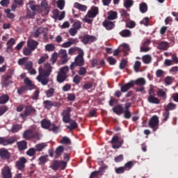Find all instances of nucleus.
Instances as JSON below:
<instances>
[{"label": "nucleus", "mask_w": 178, "mask_h": 178, "mask_svg": "<svg viewBox=\"0 0 178 178\" xmlns=\"http://www.w3.org/2000/svg\"><path fill=\"white\" fill-rule=\"evenodd\" d=\"M17 145L19 151H24L27 148V142L26 140L18 142Z\"/></svg>", "instance_id": "31"}, {"label": "nucleus", "mask_w": 178, "mask_h": 178, "mask_svg": "<svg viewBox=\"0 0 178 178\" xmlns=\"http://www.w3.org/2000/svg\"><path fill=\"white\" fill-rule=\"evenodd\" d=\"M23 137L25 140H31V138H34L35 135L34 132L32 130H26L23 134Z\"/></svg>", "instance_id": "20"}, {"label": "nucleus", "mask_w": 178, "mask_h": 178, "mask_svg": "<svg viewBox=\"0 0 178 178\" xmlns=\"http://www.w3.org/2000/svg\"><path fill=\"white\" fill-rule=\"evenodd\" d=\"M74 62L78 66H84V51L83 49H79L78 55L74 58Z\"/></svg>", "instance_id": "8"}, {"label": "nucleus", "mask_w": 178, "mask_h": 178, "mask_svg": "<svg viewBox=\"0 0 178 178\" xmlns=\"http://www.w3.org/2000/svg\"><path fill=\"white\" fill-rule=\"evenodd\" d=\"M3 178H12V171L9 166L4 167L1 170Z\"/></svg>", "instance_id": "15"}, {"label": "nucleus", "mask_w": 178, "mask_h": 178, "mask_svg": "<svg viewBox=\"0 0 178 178\" xmlns=\"http://www.w3.org/2000/svg\"><path fill=\"white\" fill-rule=\"evenodd\" d=\"M81 41L83 42V44L87 45V44L95 42V41H97V37L90 35H84L83 37H81Z\"/></svg>", "instance_id": "11"}, {"label": "nucleus", "mask_w": 178, "mask_h": 178, "mask_svg": "<svg viewBox=\"0 0 178 178\" xmlns=\"http://www.w3.org/2000/svg\"><path fill=\"white\" fill-rule=\"evenodd\" d=\"M124 119H130L131 118V112L130 110H123Z\"/></svg>", "instance_id": "53"}, {"label": "nucleus", "mask_w": 178, "mask_h": 178, "mask_svg": "<svg viewBox=\"0 0 178 178\" xmlns=\"http://www.w3.org/2000/svg\"><path fill=\"white\" fill-rule=\"evenodd\" d=\"M40 124L42 129H46L49 130V131H53V133H58L60 129V127L55 125V124H51V121L44 119L40 122Z\"/></svg>", "instance_id": "4"}, {"label": "nucleus", "mask_w": 178, "mask_h": 178, "mask_svg": "<svg viewBox=\"0 0 178 178\" xmlns=\"http://www.w3.org/2000/svg\"><path fill=\"white\" fill-rule=\"evenodd\" d=\"M70 112H72V108H67L61 113V116H63V122L65 123H69V122L72 120Z\"/></svg>", "instance_id": "12"}, {"label": "nucleus", "mask_w": 178, "mask_h": 178, "mask_svg": "<svg viewBox=\"0 0 178 178\" xmlns=\"http://www.w3.org/2000/svg\"><path fill=\"white\" fill-rule=\"evenodd\" d=\"M134 5V1L133 0H124V6L126 9L131 8Z\"/></svg>", "instance_id": "40"}, {"label": "nucleus", "mask_w": 178, "mask_h": 178, "mask_svg": "<svg viewBox=\"0 0 178 178\" xmlns=\"http://www.w3.org/2000/svg\"><path fill=\"white\" fill-rule=\"evenodd\" d=\"M142 60L143 63H145V65H148L151 63L152 60V57H151L150 55H145L142 57Z\"/></svg>", "instance_id": "36"}, {"label": "nucleus", "mask_w": 178, "mask_h": 178, "mask_svg": "<svg viewBox=\"0 0 178 178\" xmlns=\"http://www.w3.org/2000/svg\"><path fill=\"white\" fill-rule=\"evenodd\" d=\"M12 79V75L6 74L3 76L4 86H9V80Z\"/></svg>", "instance_id": "43"}, {"label": "nucleus", "mask_w": 178, "mask_h": 178, "mask_svg": "<svg viewBox=\"0 0 178 178\" xmlns=\"http://www.w3.org/2000/svg\"><path fill=\"white\" fill-rule=\"evenodd\" d=\"M24 87H26L29 91H31V90L34 89V85L33 84V82H31V80L29 79V77H26L24 81Z\"/></svg>", "instance_id": "19"}, {"label": "nucleus", "mask_w": 178, "mask_h": 178, "mask_svg": "<svg viewBox=\"0 0 178 178\" xmlns=\"http://www.w3.org/2000/svg\"><path fill=\"white\" fill-rule=\"evenodd\" d=\"M65 151V147H63V146L60 145L58 146L55 151V158L58 159L59 158V156H60L62 155V154H63Z\"/></svg>", "instance_id": "29"}, {"label": "nucleus", "mask_w": 178, "mask_h": 178, "mask_svg": "<svg viewBox=\"0 0 178 178\" xmlns=\"http://www.w3.org/2000/svg\"><path fill=\"white\" fill-rule=\"evenodd\" d=\"M31 113H35V108L31 105L26 106L25 110L24 113L19 114V116L24 119V118H27V116H30Z\"/></svg>", "instance_id": "10"}, {"label": "nucleus", "mask_w": 178, "mask_h": 178, "mask_svg": "<svg viewBox=\"0 0 178 178\" xmlns=\"http://www.w3.org/2000/svg\"><path fill=\"white\" fill-rule=\"evenodd\" d=\"M33 61H28L24 65V69H26V70H28L29 72V70L33 69Z\"/></svg>", "instance_id": "55"}, {"label": "nucleus", "mask_w": 178, "mask_h": 178, "mask_svg": "<svg viewBox=\"0 0 178 178\" xmlns=\"http://www.w3.org/2000/svg\"><path fill=\"white\" fill-rule=\"evenodd\" d=\"M41 6H42L43 9L45 10L47 15L49 13L50 8L48 6V3L47 1L44 0L41 2Z\"/></svg>", "instance_id": "42"}, {"label": "nucleus", "mask_w": 178, "mask_h": 178, "mask_svg": "<svg viewBox=\"0 0 178 178\" xmlns=\"http://www.w3.org/2000/svg\"><path fill=\"white\" fill-rule=\"evenodd\" d=\"M67 165V163L65 161L54 160L53 161L52 165H50V168L51 169H52V170H54L55 172H56V170H58L59 168H60V169H62L63 170L66 169Z\"/></svg>", "instance_id": "6"}, {"label": "nucleus", "mask_w": 178, "mask_h": 178, "mask_svg": "<svg viewBox=\"0 0 178 178\" xmlns=\"http://www.w3.org/2000/svg\"><path fill=\"white\" fill-rule=\"evenodd\" d=\"M141 67V62L136 60L135 62V64L134 65V69L136 72V73H138L139 69Z\"/></svg>", "instance_id": "51"}, {"label": "nucleus", "mask_w": 178, "mask_h": 178, "mask_svg": "<svg viewBox=\"0 0 178 178\" xmlns=\"http://www.w3.org/2000/svg\"><path fill=\"white\" fill-rule=\"evenodd\" d=\"M0 156L3 158V159H9L10 154L6 149H0Z\"/></svg>", "instance_id": "27"}, {"label": "nucleus", "mask_w": 178, "mask_h": 178, "mask_svg": "<svg viewBox=\"0 0 178 178\" xmlns=\"http://www.w3.org/2000/svg\"><path fill=\"white\" fill-rule=\"evenodd\" d=\"M47 147V144L45 143H40L35 145L36 151L41 152L44 148Z\"/></svg>", "instance_id": "50"}, {"label": "nucleus", "mask_w": 178, "mask_h": 178, "mask_svg": "<svg viewBox=\"0 0 178 178\" xmlns=\"http://www.w3.org/2000/svg\"><path fill=\"white\" fill-rule=\"evenodd\" d=\"M27 47L32 51H35L38 47V42L34 40H29L27 41Z\"/></svg>", "instance_id": "17"}, {"label": "nucleus", "mask_w": 178, "mask_h": 178, "mask_svg": "<svg viewBox=\"0 0 178 178\" xmlns=\"http://www.w3.org/2000/svg\"><path fill=\"white\" fill-rule=\"evenodd\" d=\"M9 101V96L8 95H3L0 97V104H4Z\"/></svg>", "instance_id": "46"}, {"label": "nucleus", "mask_w": 178, "mask_h": 178, "mask_svg": "<svg viewBox=\"0 0 178 178\" xmlns=\"http://www.w3.org/2000/svg\"><path fill=\"white\" fill-rule=\"evenodd\" d=\"M44 31H45V29L44 28L40 27L33 33V37L35 38H38V37H40V35H41V34L44 33Z\"/></svg>", "instance_id": "34"}, {"label": "nucleus", "mask_w": 178, "mask_h": 178, "mask_svg": "<svg viewBox=\"0 0 178 178\" xmlns=\"http://www.w3.org/2000/svg\"><path fill=\"white\" fill-rule=\"evenodd\" d=\"M48 156H42L38 159L39 165H45L48 162Z\"/></svg>", "instance_id": "45"}, {"label": "nucleus", "mask_w": 178, "mask_h": 178, "mask_svg": "<svg viewBox=\"0 0 178 178\" xmlns=\"http://www.w3.org/2000/svg\"><path fill=\"white\" fill-rule=\"evenodd\" d=\"M126 27L128 29H134L136 27V22L134 21H129L126 23Z\"/></svg>", "instance_id": "57"}, {"label": "nucleus", "mask_w": 178, "mask_h": 178, "mask_svg": "<svg viewBox=\"0 0 178 178\" xmlns=\"http://www.w3.org/2000/svg\"><path fill=\"white\" fill-rule=\"evenodd\" d=\"M31 49L30 48H24L23 50V54L24 55H25V56H30V55H31Z\"/></svg>", "instance_id": "63"}, {"label": "nucleus", "mask_w": 178, "mask_h": 178, "mask_svg": "<svg viewBox=\"0 0 178 178\" xmlns=\"http://www.w3.org/2000/svg\"><path fill=\"white\" fill-rule=\"evenodd\" d=\"M147 101L149 102V104H154L156 105L161 104V100H159L158 97H155L154 95L149 96Z\"/></svg>", "instance_id": "24"}, {"label": "nucleus", "mask_w": 178, "mask_h": 178, "mask_svg": "<svg viewBox=\"0 0 178 178\" xmlns=\"http://www.w3.org/2000/svg\"><path fill=\"white\" fill-rule=\"evenodd\" d=\"M44 69L39 67V74L36 77V80L39 83H41L42 86H47L49 83V76H51V73H52V66H51L49 63H44Z\"/></svg>", "instance_id": "1"}, {"label": "nucleus", "mask_w": 178, "mask_h": 178, "mask_svg": "<svg viewBox=\"0 0 178 178\" xmlns=\"http://www.w3.org/2000/svg\"><path fill=\"white\" fill-rule=\"evenodd\" d=\"M149 127L152 129L153 131H156L159 129V118L157 115H153L149 122Z\"/></svg>", "instance_id": "5"}, {"label": "nucleus", "mask_w": 178, "mask_h": 178, "mask_svg": "<svg viewBox=\"0 0 178 178\" xmlns=\"http://www.w3.org/2000/svg\"><path fill=\"white\" fill-rule=\"evenodd\" d=\"M164 83L165 86H171L173 83V80L172 79V76H168L164 79Z\"/></svg>", "instance_id": "49"}, {"label": "nucleus", "mask_w": 178, "mask_h": 178, "mask_svg": "<svg viewBox=\"0 0 178 178\" xmlns=\"http://www.w3.org/2000/svg\"><path fill=\"white\" fill-rule=\"evenodd\" d=\"M169 48V42H160L158 44L157 49H160L161 51H168Z\"/></svg>", "instance_id": "21"}, {"label": "nucleus", "mask_w": 178, "mask_h": 178, "mask_svg": "<svg viewBox=\"0 0 178 178\" xmlns=\"http://www.w3.org/2000/svg\"><path fill=\"white\" fill-rule=\"evenodd\" d=\"M123 143H124L123 139H119V136H114L111 140V143L113 144L112 148L114 149L120 148L123 145Z\"/></svg>", "instance_id": "9"}, {"label": "nucleus", "mask_w": 178, "mask_h": 178, "mask_svg": "<svg viewBox=\"0 0 178 178\" xmlns=\"http://www.w3.org/2000/svg\"><path fill=\"white\" fill-rule=\"evenodd\" d=\"M83 79V77L80 76V75H75L73 78V83L76 84V86H79L80 84V81Z\"/></svg>", "instance_id": "48"}, {"label": "nucleus", "mask_w": 178, "mask_h": 178, "mask_svg": "<svg viewBox=\"0 0 178 178\" xmlns=\"http://www.w3.org/2000/svg\"><path fill=\"white\" fill-rule=\"evenodd\" d=\"M22 129H23V126L20 124H13L10 132L15 134V133H18L20 130H22Z\"/></svg>", "instance_id": "23"}, {"label": "nucleus", "mask_w": 178, "mask_h": 178, "mask_svg": "<svg viewBox=\"0 0 178 178\" xmlns=\"http://www.w3.org/2000/svg\"><path fill=\"white\" fill-rule=\"evenodd\" d=\"M103 26L106 30H112L113 29H115V23L108 20L103 22Z\"/></svg>", "instance_id": "22"}, {"label": "nucleus", "mask_w": 178, "mask_h": 178, "mask_svg": "<svg viewBox=\"0 0 178 178\" xmlns=\"http://www.w3.org/2000/svg\"><path fill=\"white\" fill-rule=\"evenodd\" d=\"M46 51H55V46L52 44H49L45 46Z\"/></svg>", "instance_id": "64"}, {"label": "nucleus", "mask_w": 178, "mask_h": 178, "mask_svg": "<svg viewBox=\"0 0 178 178\" xmlns=\"http://www.w3.org/2000/svg\"><path fill=\"white\" fill-rule=\"evenodd\" d=\"M26 163H27V159L25 157H21L19 161L16 162L15 166L18 170H24Z\"/></svg>", "instance_id": "13"}, {"label": "nucleus", "mask_w": 178, "mask_h": 178, "mask_svg": "<svg viewBox=\"0 0 178 178\" xmlns=\"http://www.w3.org/2000/svg\"><path fill=\"white\" fill-rule=\"evenodd\" d=\"M67 73H69V66L65 65L64 67H62L58 71L56 76L57 83H59L60 84H62V83H65V81L67 80Z\"/></svg>", "instance_id": "3"}, {"label": "nucleus", "mask_w": 178, "mask_h": 178, "mask_svg": "<svg viewBox=\"0 0 178 178\" xmlns=\"http://www.w3.org/2000/svg\"><path fill=\"white\" fill-rule=\"evenodd\" d=\"M44 105L46 109H51L54 106V102L51 100H46L44 102Z\"/></svg>", "instance_id": "47"}, {"label": "nucleus", "mask_w": 178, "mask_h": 178, "mask_svg": "<svg viewBox=\"0 0 178 178\" xmlns=\"http://www.w3.org/2000/svg\"><path fill=\"white\" fill-rule=\"evenodd\" d=\"M118 19V12L116 11H110L107 17V20H115Z\"/></svg>", "instance_id": "33"}, {"label": "nucleus", "mask_w": 178, "mask_h": 178, "mask_svg": "<svg viewBox=\"0 0 178 178\" xmlns=\"http://www.w3.org/2000/svg\"><path fill=\"white\" fill-rule=\"evenodd\" d=\"M134 163L133 161H129L127 163H125L124 166H123L125 169V170H130V169H131V168H133L134 166Z\"/></svg>", "instance_id": "56"}, {"label": "nucleus", "mask_w": 178, "mask_h": 178, "mask_svg": "<svg viewBox=\"0 0 178 178\" xmlns=\"http://www.w3.org/2000/svg\"><path fill=\"white\" fill-rule=\"evenodd\" d=\"M17 141V138L15 136L10 138L0 137V145H3L4 147H6V145H12V144H15Z\"/></svg>", "instance_id": "7"}, {"label": "nucleus", "mask_w": 178, "mask_h": 178, "mask_svg": "<svg viewBox=\"0 0 178 178\" xmlns=\"http://www.w3.org/2000/svg\"><path fill=\"white\" fill-rule=\"evenodd\" d=\"M17 94L19 95H23V94H24L26 91L29 90V89L26 88V87L24 86H22L20 88H17Z\"/></svg>", "instance_id": "44"}, {"label": "nucleus", "mask_w": 178, "mask_h": 178, "mask_svg": "<svg viewBox=\"0 0 178 178\" xmlns=\"http://www.w3.org/2000/svg\"><path fill=\"white\" fill-rule=\"evenodd\" d=\"M132 83H134V86H145V79L144 78H139L135 81H131Z\"/></svg>", "instance_id": "30"}, {"label": "nucleus", "mask_w": 178, "mask_h": 178, "mask_svg": "<svg viewBox=\"0 0 178 178\" xmlns=\"http://www.w3.org/2000/svg\"><path fill=\"white\" fill-rule=\"evenodd\" d=\"M37 149L35 148H30L27 152L26 154L29 155V156H33V155H35Z\"/></svg>", "instance_id": "60"}, {"label": "nucleus", "mask_w": 178, "mask_h": 178, "mask_svg": "<svg viewBox=\"0 0 178 178\" xmlns=\"http://www.w3.org/2000/svg\"><path fill=\"white\" fill-rule=\"evenodd\" d=\"M57 6L60 10H63L65 8V0H58L57 1Z\"/></svg>", "instance_id": "52"}, {"label": "nucleus", "mask_w": 178, "mask_h": 178, "mask_svg": "<svg viewBox=\"0 0 178 178\" xmlns=\"http://www.w3.org/2000/svg\"><path fill=\"white\" fill-rule=\"evenodd\" d=\"M156 76L158 78L163 77V76H165V72L162 70H157L156 72Z\"/></svg>", "instance_id": "62"}, {"label": "nucleus", "mask_w": 178, "mask_h": 178, "mask_svg": "<svg viewBox=\"0 0 178 178\" xmlns=\"http://www.w3.org/2000/svg\"><path fill=\"white\" fill-rule=\"evenodd\" d=\"M177 108V105L173 103H169L165 107V111L169 112V111H175Z\"/></svg>", "instance_id": "35"}, {"label": "nucleus", "mask_w": 178, "mask_h": 178, "mask_svg": "<svg viewBox=\"0 0 178 178\" xmlns=\"http://www.w3.org/2000/svg\"><path fill=\"white\" fill-rule=\"evenodd\" d=\"M60 56L62 58V63L65 65V63H67L69 61V58H67V52L65 49H61L60 51Z\"/></svg>", "instance_id": "18"}, {"label": "nucleus", "mask_w": 178, "mask_h": 178, "mask_svg": "<svg viewBox=\"0 0 178 178\" xmlns=\"http://www.w3.org/2000/svg\"><path fill=\"white\" fill-rule=\"evenodd\" d=\"M47 98H51L55 95V88H50L45 92Z\"/></svg>", "instance_id": "37"}, {"label": "nucleus", "mask_w": 178, "mask_h": 178, "mask_svg": "<svg viewBox=\"0 0 178 178\" xmlns=\"http://www.w3.org/2000/svg\"><path fill=\"white\" fill-rule=\"evenodd\" d=\"M133 87H134V83L130 81L129 83L121 86V92H127V91H129L130 88H133Z\"/></svg>", "instance_id": "16"}, {"label": "nucleus", "mask_w": 178, "mask_h": 178, "mask_svg": "<svg viewBox=\"0 0 178 178\" xmlns=\"http://www.w3.org/2000/svg\"><path fill=\"white\" fill-rule=\"evenodd\" d=\"M82 88L83 90H90V88H92V83L89 82L83 84Z\"/></svg>", "instance_id": "61"}, {"label": "nucleus", "mask_w": 178, "mask_h": 178, "mask_svg": "<svg viewBox=\"0 0 178 178\" xmlns=\"http://www.w3.org/2000/svg\"><path fill=\"white\" fill-rule=\"evenodd\" d=\"M74 8L79 9V10H81L82 12H86L87 10L86 6L81 4L79 3H75Z\"/></svg>", "instance_id": "38"}, {"label": "nucleus", "mask_w": 178, "mask_h": 178, "mask_svg": "<svg viewBox=\"0 0 178 178\" xmlns=\"http://www.w3.org/2000/svg\"><path fill=\"white\" fill-rule=\"evenodd\" d=\"M56 60H58V53L55 52L52 54L51 58H50V62H51L53 65H55Z\"/></svg>", "instance_id": "54"}, {"label": "nucleus", "mask_w": 178, "mask_h": 178, "mask_svg": "<svg viewBox=\"0 0 178 178\" xmlns=\"http://www.w3.org/2000/svg\"><path fill=\"white\" fill-rule=\"evenodd\" d=\"M139 9L141 13H145L147 10H148V6H147V3H141L139 5Z\"/></svg>", "instance_id": "39"}, {"label": "nucleus", "mask_w": 178, "mask_h": 178, "mask_svg": "<svg viewBox=\"0 0 178 178\" xmlns=\"http://www.w3.org/2000/svg\"><path fill=\"white\" fill-rule=\"evenodd\" d=\"M99 13V10L98 9V7L92 6L91 9L88 11L87 15L83 19V22L88 23V24H92V19H91L97 17Z\"/></svg>", "instance_id": "2"}, {"label": "nucleus", "mask_w": 178, "mask_h": 178, "mask_svg": "<svg viewBox=\"0 0 178 178\" xmlns=\"http://www.w3.org/2000/svg\"><path fill=\"white\" fill-rule=\"evenodd\" d=\"M120 35L123 37V38L131 37V31L129 29H124L120 32Z\"/></svg>", "instance_id": "32"}, {"label": "nucleus", "mask_w": 178, "mask_h": 178, "mask_svg": "<svg viewBox=\"0 0 178 178\" xmlns=\"http://www.w3.org/2000/svg\"><path fill=\"white\" fill-rule=\"evenodd\" d=\"M68 123H70V125L67 126V129H68L70 131L75 130V129L79 127V124H77L76 122L73 120H71Z\"/></svg>", "instance_id": "25"}, {"label": "nucleus", "mask_w": 178, "mask_h": 178, "mask_svg": "<svg viewBox=\"0 0 178 178\" xmlns=\"http://www.w3.org/2000/svg\"><path fill=\"white\" fill-rule=\"evenodd\" d=\"M113 111L116 115H122L123 113V106H122V104H118L113 108Z\"/></svg>", "instance_id": "28"}, {"label": "nucleus", "mask_w": 178, "mask_h": 178, "mask_svg": "<svg viewBox=\"0 0 178 178\" xmlns=\"http://www.w3.org/2000/svg\"><path fill=\"white\" fill-rule=\"evenodd\" d=\"M78 73L79 76H86L87 74V69L85 67H81Z\"/></svg>", "instance_id": "58"}, {"label": "nucleus", "mask_w": 178, "mask_h": 178, "mask_svg": "<svg viewBox=\"0 0 178 178\" xmlns=\"http://www.w3.org/2000/svg\"><path fill=\"white\" fill-rule=\"evenodd\" d=\"M166 91L168 89H159L156 92L157 97L162 98L163 99H166Z\"/></svg>", "instance_id": "26"}, {"label": "nucleus", "mask_w": 178, "mask_h": 178, "mask_svg": "<svg viewBox=\"0 0 178 178\" xmlns=\"http://www.w3.org/2000/svg\"><path fill=\"white\" fill-rule=\"evenodd\" d=\"M60 144L70 145V144H72V140L69 138V137L63 136L60 140Z\"/></svg>", "instance_id": "41"}, {"label": "nucleus", "mask_w": 178, "mask_h": 178, "mask_svg": "<svg viewBox=\"0 0 178 178\" xmlns=\"http://www.w3.org/2000/svg\"><path fill=\"white\" fill-rule=\"evenodd\" d=\"M115 170L117 175H122L124 172H126L124 167L115 168Z\"/></svg>", "instance_id": "59"}, {"label": "nucleus", "mask_w": 178, "mask_h": 178, "mask_svg": "<svg viewBox=\"0 0 178 178\" xmlns=\"http://www.w3.org/2000/svg\"><path fill=\"white\" fill-rule=\"evenodd\" d=\"M30 8L31 10H33V13L29 12L27 15L31 19H34L35 13L40 12V10H41V7L38 5H31Z\"/></svg>", "instance_id": "14"}]
</instances>
